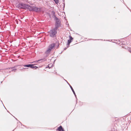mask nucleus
<instances>
[{
	"label": "nucleus",
	"instance_id": "nucleus-1",
	"mask_svg": "<svg viewBox=\"0 0 131 131\" xmlns=\"http://www.w3.org/2000/svg\"><path fill=\"white\" fill-rule=\"evenodd\" d=\"M58 29H56L55 27L51 29L48 32L49 36L52 38H54L56 37L57 33V30Z\"/></svg>",
	"mask_w": 131,
	"mask_h": 131
},
{
	"label": "nucleus",
	"instance_id": "nucleus-2",
	"mask_svg": "<svg viewBox=\"0 0 131 131\" xmlns=\"http://www.w3.org/2000/svg\"><path fill=\"white\" fill-rule=\"evenodd\" d=\"M18 8L19 9H27L29 10V8L30 7V5L29 4H24L21 3L18 5Z\"/></svg>",
	"mask_w": 131,
	"mask_h": 131
},
{
	"label": "nucleus",
	"instance_id": "nucleus-3",
	"mask_svg": "<svg viewBox=\"0 0 131 131\" xmlns=\"http://www.w3.org/2000/svg\"><path fill=\"white\" fill-rule=\"evenodd\" d=\"M29 10L30 11H35L39 12L41 11V8L40 7H37L34 6H31L30 5Z\"/></svg>",
	"mask_w": 131,
	"mask_h": 131
},
{
	"label": "nucleus",
	"instance_id": "nucleus-4",
	"mask_svg": "<svg viewBox=\"0 0 131 131\" xmlns=\"http://www.w3.org/2000/svg\"><path fill=\"white\" fill-rule=\"evenodd\" d=\"M55 21V28L58 29L59 27L61 26V22H60V20L58 18H56V19H54Z\"/></svg>",
	"mask_w": 131,
	"mask_h": 131
},
{
	"label": "nucleus",
	"instance_id": "nucleus-5",
	"mask_svg": "<svg viewBox=\"0 0 131 131\" xmlns=\"http://www.w3.org/2000/svg\"><path fill=\"white\" fill-rule=\"evenodd\" d=\"M55 46V44L54 43H53L50 45L48 47V49L46 51V53H50L52 49Z\"/></svg>",
	"mask_w": 131,
	"mask_h": 131
},
{
	"label": "nucleus",
	"instance_id": "nucleus-6",
	"mask_svg": "<svg viewBox=\"0 0 131 131\" xmlns=\"http://www.w3.org/2000/svg\"><path fill=\"white\" fill-rule=\"evenodd\" d=\"M34 65L35 64H28L24 65L23 66L25 67L30 68L31 69H36L37 68H38L37 67L34 66Z\"/></svg>",
	"mask_w": 131,
	"mask_h": 131
},
{
	"label": "nucleus",
	"instance_id": "nucleus-7",
	"mask_svg": "<svg viewBox=\"0 0 131 131\" xmlns=\"http://www.w3.org/2000/svg\"><path fill=\"white\" fill-rule=\"evenodd\" d=\"M69 38V39L68 41V43L67 44L68 46L67 48H68L69 47L70 43L72 41V40L73 39V38L71 36H70Z\"/></svg>",
	"mask_w": 131,
	"mask_h": 131
},
{
	"label": "nucleus",
	"instance_id": "nucleus-8",
	"mask_svg": "<svg viewBox=\"0 0 131 131\" xmlns=\"http://www.w3.org/2000/svg\"><path fill=\"white\" fill-rule=\"evenodd\" d=\"M67 82V83L69 85V86H70V88L71 90H72V91L73 92V94H74V95L75 97L77 98V96H76V95L75 94V92H74V91L73 89V88L70 85V84L69 83Z\"/></svg>",
	"mask_w": 131,
	"mask_h": 131
},
{
	"label": "nucleus",
	"instance_id": "nucleus-9",
	"mask_svg": "<svg viewBox=\"0 0 131 131\" xmlns=\"http://www.w3.org/2000/svg\"><path fill=\"white\" fill-rule=\"evenodd\" d=\"M52 17L53 18H54V19H56V18H57L55 14V12L54 11H52Z\"/></svg>",
	"mask_w": 131,
	"mask_h": 131
},
{
	"label": "nucleus",
	"instance_id": "nucleus-10",
	"mask_svg": "<svg viewBox=\"0 0 131 131\" xmlns=\"http://www.w3.org/2000/svg\"><path fill=\"white\" fill-rule=\"evenodd\" d=\"M46 59H41L40 60H38V61H36L35 62H37L38 61H41V62H42V61H46Z\"/></svg>",
	"mask_w": 131,
	"mask_h": 131
},
{
	"label": "nucleus",
	"instance_id": "nucleus-11",
	"mask_svg": "<svg viewBox=\"0 0 131 131\" xmlns=\"http://www.w3.org/2000/svg\"><path fill=\"white\" fill-rule=\"evenodd\" d=\"M63 129V128L61 126H60L57 128V129L58 131H62Z\"/></svg>",
	"mask_w": 131,
	"mask_h": 131
},
{
	"label": "nucleus",
	"instance_id": "nucleus-12",
	"mask_svg": "<svg viewBox=\"0 0 131 131\" xmlns=\"http://www.w3.org/2000/svg\"><path fill=\"white\" fill-rule=\"evenodd\" d=\"M11 68L12 69L11 70V71L12 72H13V71L15 72V70H16V69H15L14 67L12 68Z\"/></svg>",
	"mask_w": 131,
	"mask_h": 131
},
{
	"label": "nucleus",
	"instance_id": "nucleus-13",
	"mask_svg": "<svg viewBox=\"0 0 131 131\" xmlns=\"http://www.w3.org/2000/svg\"><path fill=\"white\" fill-rule=\"evenodd\" d=\"M49 53H46V51L45 53V57H47L48 56Z\"/></svg>",
	"mask_w": 131,
	"mask_h": 131
},
{
	"label": "nucleus",
	"instance_id": "nucleus-14",
	"mask_svg": "<svg viewBox=\"0 0 131 131\" xmlns=\"http://www.w3.org/2000/svg\"><path fill=\"white\" fill-rule=\"evenodd\" d=\"M55 2V3L57 5H58V3L59 2V0H53Z\"/></svg>",
	"mask_w": 131,
	"mask_h": 131
},
{
	"label": "nucleus",
	"instance_id": "nucleus-15",
	"mask_svg": "<svg viewBox=\"0 0 131 131\" xmlns=\"http://www.w3.org/2000/svg\"><path fill=\"white\" fill-rule=\"evenodd\" d=\"M51 65H52V66H51L50 67L49 66L51 65V64H49L47 68H48L49 69L51 68L52 65V64H51Z\"/></svg>",
	"mask_w": 131,
	"mask_h": 131
},
{
	"label": "nucleus",
	"instance_id": "nucleus-16",
	"mask_svg": "<svg viewBox=\"0 0 131 131\" xmlns=\"http://www.w3.org/2000/svg\"><path fill=\"white\" fill-rule=\"evenodd\" d=\"M127 49L131 53V50L130 48L129 47H128Z\"/></svg>",
	"mask_w": 131,
	"mask_h": 131
},
{
	"label": "nucleus",
	"instance_id": "nucleus-17",
	"mask_svg": "<svg viewBox=\"0 0 131 131\" xmlns=\"http://www.w3.org/2000/svg\"><path fill=\"white\" fill-rule=\"evenodd\" d=\"M63 2H64V3H63V4H64V7H63V8H64V6H65V3H64V0H63Z\"/></svg>",
	"mask_w": 131,
	"mask_h": 131
},
{
	"label": "nucleus",
	"instance_id": "nucleus-18",
	"mask_svg": "<svg viewBox=\"0 0 131 131\" xmlns=\"http://www.w3.org/2000/svg\"><path fill=\"white\" fill-rule=\"evenodd\" d=\"M67 48H64V50H66V49H67Z\"/></svg>",
	"mask_w": 131,
	"mask_h": 131
},
{
	"label": "nucleus",
	"instance_id": "nucleus-19",
	"mask_svg": "<svg viewBox=\"0 0 131 131\" xmlns=\"http://www.w3.org/2000/svg\"><path fill=\"white\" fill-rule=\"evenodd\" d=\"M28 69V68H23V69Z\"/></svg>",
	"mask_w": 131,
	"mask_h": 131
},
{
	"label": "nucleus",
	"instance_id": "nucleus-20",
	"mask_svg": "<svg viewBox=\"0 0 131 131\" xmlns=\"http://www.w3.org/2000/svg\"><path fill=\"white\" fill-rule=\"evenodd\" d=\"M62 131H65L64 130V129L63 128V130H62Z\"/></svg>",
	"mask_w": 131,
	"mask_h": 131
},
{
	"label": "nucleus",
	"instance_id": "nucleus-21",
	"mask_svg": "<svg viewBox=\"0 0 131 131\" xmlns=\"http://www.w3.org/2000/svg\"><path fill=\"white\" fill-rule=\"evenodd\" d=\"M59 45H58V46H57V47H59Z\"/></svg>",
	"mask_w": 131,
	"mask_h": 131
},
{
	"label": "nucleus",
	"instance_id": "nucleus-22",
	"mask_svg": "<svg viewBox=\"0 0 131 131\" xmlns=\"http://www.w3.org/2000/svg\"><path fill=\"white\" fill-rule=\"evenodd\" d=\"M59 45H58V46H57V47H59Z\"/></svg>",
	"mask_w": 131,
	"mask_h": 131
}]
</instances>
